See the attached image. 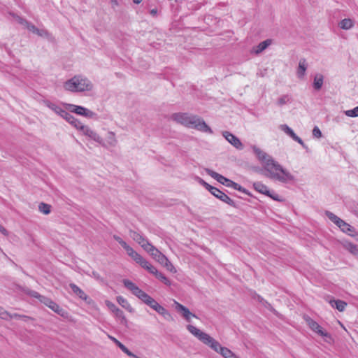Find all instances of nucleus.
Masks as SVG:
<instances>
[{"label":"nucleus","instance_id":"20e7f679","mask_svg":"<svg viewBox=\"0 0 358 358\" xmlns=\"http://www.w3.org/2000/svg\"><path fill=\"white\" fill-rule=\"evenodd\" d=\"M303 319L313 331L315 332L320 336L325 338V341L328 343H331L332 341L331 335L324 331L316 321L313 320L308 315H304Z\"/></svg>","mask_w":358,"mask_h":358},{"label":"nucleus","instance_id":"79ce46f5","mask_svg":"<svg viewBox=\"0 0 358 358\" xmlns=\"http://www.w3.org/2000/svg\"><path fill=\"white\" fill-rule=\"evenodd\" d=\"M35 34L39 36L45 38H48L50 36L49 32L44 29H38V31H36Z\"/></svg>","mask_w":358,"mask_h":358},{"label":"nucleus","instance_id":"de8ad7c7","mask_svg":"<svg viewBox=\"0 0 358 358\" xmlns=\"http://www.w3.org/2000/svg\"><path fill=\"white\" fill-rule=\"evenodd\" d=\"M106 304L113 313H114L118 308L114 303L109 301H106Z\"/></svg>","mask_w":358,"mask_h":358},{"label":"nucleus","instance_id":"6e6552de","mask_svg":"<svg viewBox=\"0 0 358 358\" xmlns=\"http://www.w3.org/2000/svg\"><path fill=\"white\" fill-rule=\"evenodd\" d=\"M79 130H80L83 135L88 137L89 138L94 141L95 142L102 145H105L103 143V140L102 138L93 129H92L88 126L85 125H81Z\"/></svg>","mask_w":358,"mask_h":358},{"label":"nucleus","instance_id":"ddd939ff","mask_svg":"<svg viewBox=\"0 0 358 358\" xmlns=\"http://www.w3.org/2000/svg\"><path fill=\"white\" fill-rule=\"evenodd\" d=\"M222 136L234 148H236L238 150H243V145L240 141V139L236 137L233 134L230 133L227 131H224L222 132Z\"/></svg>","mask_w":358,"mask_h":358},{"label":"nucleus","instance_id":"dca6fc26","mask_svg":"<svg viewBox=\"0 0 358 358\" xmlns=\"http://www.w3.org/2000/svg\"><path fill=\"white\" fill-rule=\"evenodd\" d=\"M280 129L286 133L288 136H289L294 141L298 142L301 144L303 148H306V145L304 144L303 141L301 138L296 135L294 131L289 127L287 124H282L280 127Z\"/></svg>","mask_w":358,"mask_h":358},{"label":"nucleus","instance_id":"f03ea898","mask_svg":"<svg viewBox=\"0 0 358 358\" xmlns=\"http://www.w3.org/2000/svg\"><path fill=\"white\" fill-rule=\"evenodd\" d=\"M64 88L71 92H83L91 91L93 88V84L86 77L78 75L67 80L64 83Z\"/></svg>","mask_w":358,"mask_h":358},{"label":"nucleus","instance_id":"1a4fd4ad","mask_svg":"<svg viewBox=\"0 0 358 358\" xmlns=\"http://www.w3.org/2000/svg\"><path fill=\"white\" fill-rule=\"evenodd\" d=\"M129 235L131 238L138 243L145 251L152 245L149 241L139 232L130 231Z\"/></svg>","mask_w":358,"mask_h":358},{"label":"nucleus","instance_id":"5701e85b","mask_svg":"<svg viewBox=\"0 0 358 358\" xmlns=\"http://www.w3.org/2000/svg\"><path fill=\"white\" fill-rule=\"evenodd\" d=\"M307 69V64L305 59H301L299 62V67L297 69V76L299 78H303L305 76Z\"/></svg>","mask_w":358,"mask_h":358},{"label":"nucleus","instance_id":"ea45409f","mask_svg":"<svg viewBox=\"0 0 358 358\" xmlns=\"http://www.w3.org/2000/svg\"><path fill=\"white\" fill-rule=\"evenodd\" d=\"M290 100H291V99L289 95H283L282 96H281L280 98H279L278 99L277 103L279 106H283V105L286 104L287 103L289 102Z\"/></svg>","mask_w":358,"mask_h":358},{"label":"nucleus","instance_id":"e2e57ef3","mask_svg":"<svg viewBox=\"0 0 358 358\" xmlns=\"http://www.w3.org/2000/svg\"><path fill=\"white\" fill-rule=\"evenodd\" d=\"M133 1L134 3L138 4L142 1V0H133Z\"/></svg>","mask_w":358,"mask_h":358},{"label":"nucleus","instance_id":"39448f33","mask_svg":"<svg viewBox=\"0 0 358 358\" xmlns=\"http://www.w3.org/2000/svg\"><path fill=\"white\" fill-rule=\"evenodd\" d=\"M123 284L126 288L131 292V293L141 299L145 304L151 298L147 293L136 286L133 282L129 280L124 279Z\"/></svg>","mask_w":358,"mask_h":358},{"label":"nucleus","instance_id":"2eb2a0df","mask_svg":"<svg viewBox=\"0 0 358 358\" xmlns=\"http://www.w3.org/2000/svg\"><path fill=\"white\" fill-rule=\"evenodd\" d=\"M146 252H148L153 257V259H155L160 264L164 262H167V257L153 245Z\"/></svg>","mask_w":358,"mask_h":358},{"label":"nucleus","instance_id":"bf43d9fd","mask_svg":"<svg viewBox=\"0 0 358 358\" xmlns=\"http://www.w3.org/2000/svg\"><path fill=\"white\" fill-rule=\"evenodd\" d=\"M228 178L224 177L223 176H221L220 179L218 180V182L224 185H225L228 181Z\"/></svg>","mask_w":358,"mask_h":358},{"label":"nucleus","instance_id":"7ed1b4c3","mask_svg":"<svg viewBox=\"0 0 358 358\" xmlns=\"http://www.w3.org/2000/svg\"><path fill=\"white\" fill-rule=\"evenodd\" d=\"M171 119L177 123L189 128H197L200 129L201 127V122L200 120L194 115L188 113H173Z\"/></svg>","mask_w":358,"mask_h":358},{"label":"nucleus","instance_id":"423d86ee","mask_svg":"<svg viewBox=\"0 0 358 358\" xmlns=\"http://www.w3.org/2000/svg\"><path fill=\"white\" fill-rule=\"evenodd\" d=\"M203 186H204L216 198L231 206H235V202L221 190L210 185L204 181H203Z\"/></svg>","mask_w":358,"mask_h":358},{"label":"nucleus","instance_id":"58836bf2","mask_svg":"<svg viewBox=\"0 0 358 358\" xmlns=\"http://www.w3.org/2000/svg\"><path fill=\"white\" fill-rule=\"evenodd\" d=\"M154 310L156 312H157L159 314L163 315L164 317H166V315H169V313L167 311V310L159 303L157 306H156V307L154 308Z\"/></svg>","mask_w":358,"mask_h":358},{"label":"nucleus","instance_id":"bb28decb","mask_svg":"<svg viewBox=\"0 0 358 358\" xmlns=\"http://www.w3.org/2000/svg\"><path fill=\"white\" fill-rule=\"evenodd\" d=\"M117 303L124 308L127 310L129 312L132 313L134 311L133 308L129 304L128 301L122 296H117Z\"/></svg>","mask_w":358,"mask_h":358},{"label":"nucleus","instance_id":"412c9836","mask_svg":"<svg viewBox=\"0 0 358 358\" xmlns=\"http://www.w3.org/2000/svg\"><path fill=\"white\" fill-rule=\"evenodd\" d=\"M69 287H71L72 292L81 299L86 301L89 298L88 296L76 284L71 283Z\"/></svg>","mask_w":358,"mask_h":358},{"label":"nucleus","instance_id":"aec40b11","mask_svg":"<svg viewBox=\"0 0 358 358\" xmlns=\"http://www.w3.org/2000/svg\"><path fill=\"white\" fill-rule=\"evenodd\" d=\"M43 303L56 313L60 315H64V309L62 308L57 303L54 302L51 299L46 298L45 299Z\"/></svg>","mask_w":358,"mask_h":358},{"label":"nucleus","instance_id":"864d4df0","mask_svg":"<svg viewBox=\"0 0 358 358\" xmlns=\"http://www.w3.org/2000/svg\"><path fill=\"white\" fill-rule=\"evenodd\" d=\"M8 313L3 310V308L0 307V317L4 320L8 318Z\"/></svg>","mask_w":358,"mask_h":358},{"label":"nucleus","instance_id":"7c9ffc66","mask_svg":"<svg viewBox=\"0 0 358 358\" xmlns=\"http://www.w3.org/2000/svg\"><path fill=\"white\" fill-rule=\"evenodd\" d=\"M142 268L147 270L149 273L156 275V273L158 272L157 269L152 266L148 261L145 259L142 264L140 265Z\"/></svg>","mask_w":358,"mask_h":358},{"label":"nucleus","instance_id":"6ab92c4d","mask_svg":"<svg viewBox=\"0 0 358 358\" xmlns=\"http://www.w3.org/2000/svg\"><path fill=\"white\" fill-rule=\"evenodd\" d=\"M64 120H66L69 123L75 127L76 129H79L82 125V123L76 119L73 115H71L68 111H65L64 115L62 116Z\"/></svg>","mask_w":358,"mask_h":358},{"label":"nucleus","instance_id":"f8f14e48","mask_svg":"<svg viewBox=\"0 0 358 358\" xmlns=\"http://www.w3.org/2000/svg\"><path fill=\"white\" fill-rule=\"evenodd\" d=\"M203 344H205L215 352H217L222 347L216 339L204 332H203Z\"/></svg>","mask_w":358,"mask_h":358},{"label":"nucleus","instance_id":"37998d69","mask_svg":"<svg viewBox=\"0 0 358 358\" xmlns=\"http://www.w3.org/2000/svg\"><path fill=\"white\" fill-rule=\"evenodd\" d=\"M206 172H208V174H209L212 178H213L214 179H215L217 181H218V180L220 179L221 176H222V175H220V174H219V173H216V172H214V171H210V170H209V169H206Z\"/></svg>","mask_w":358,"mask_h":358},{"label":"nucleus","instance_id":"a878e982","mask_svg":"<svg viewBox=\"0 0 358 358\" xmlns=\"http://www.w3.org/2000/svg\"><path fill=\"white\" fill-rule=\"evenodd\" d=\"M45 105H46L47 107H48L50 109L53 110L55 113L58 114L61 117L64 115V113L66 111V110L62 109L59 106H57L55 103H52L50 101H47L45 103Z\"/></svg>","mask_w":358,"mask_h":358},{"label":"nucleus","instance_id":"a19ab883","mask_svg":"<svg viewBox=\"0 0 358 358\" xmlns=\"http://www.w3.org/2000/svg\"><path fill=\"white\" fill-rule=\"evenodd\" d=\"M345 114L348 117H358V106L354 108L353 109L345 110Z\"/></svg>","mask_w":358,"mask_h":358},{"label":"nucleus","instance_id":"3c124183","mask_svg":"<svg viewBox=\"0 0 358 358\" xmlns=\"http://www.w3.org/2000/svg\"><path fill=\"white\" fill-rule=\"evenodd\" d=\"M8 317H10V318L24 319V320L29 318V317H27L26 315H19V314H17V313H15L13 315H9L8 314Z\"/></svg>","mask_w":358,"mask_h":358},{"label":"nucleus","instance_id":"f704fd0d","mask_svg":"<svg viewBox=\"0 0 358 358\" xmlns=\"http://www.w3.org/2000/svg\"><path fill=\"white\" fill-rule=\"evenodd\" d=\"M115 317L120 320V323L124 324V325H126L127 323V320L126 319L125 316H124V314L123 313V311L122 310H120V308H117L115 312Z\"/></svg>","mask_w":358,"mask_h":358},{"label":"nucleus","instance_id":"c85d7f7f","mask_svg":"<svg viewBox=\"0 0 358 358\" xmlns=\"http://www.w3.org/2000/svg\"><path fill=\"white\" fill-rule=\"evenodd\" d=\"M271 44V40H270V39L265 40V41L261 42L260 43H259V45L255 48L253 51L257 55L259 54L262 51H264Z\"/></svg>","mask_w":358,"mask_h":358},{"label":"nucleus","instance_id":"5fc2aeb1","mask_svg":"<svg viewBox=\"0 0 358 358\" xmlns=\"http://www.w3.org/2000/svg\"><path fill=\"white\" fill-rule=\"evenodd\" d=\"M237 183L231 180H228L227 184L225 185L226 187H232L234 189V187H236Z\"/></svg>","mask_w":358,"mask_h":358},{"label":"nucleus","instance_id":"a211bd4d","mask_svg":"<svg viewBox=\"0 0 358 358\" xmlns=\"http://www.w3.org/2000/svg\"><path fill=\"white\" fill-rule=\"evenodd\" d=\"M108 338L113 341L119 348L120 349L124 352L126 355H127L129 357L131 358H140L135 354H134L132 352H131L124 345H123L121 342H120L117 339H116L115 337L108 335Z\"/></svg>","mask_w":358,"mask_h":358},{"label":"nucleus","instance_id":"0e129e2a","mask_svg":"<svg viewBox=\"0 0 358 358\" xmlns=\"http://www.w3.org/2000/svg\"><path fill=\"white\" fill-rule=\"evenodd\" d=\"M141 358V357H140Z\"/></svg>","mask_w":358,"mask_h":358},{"label":"nucleus","instance_id":"c9c22d12","mask_svg":"<svg viewBox=\"0 0 358 358\" xmlns=\"http://www.w3.org/2000/svg\"><path fill=\"white\" fill-rule=\"evenodd\" d=\"M187 329L188 331L192 334L194 336H195L196 338H198L199 340H201V331L195 327L188 324L187 326Z\"/></svg>","mask_w":358,"mask_h":358},{"label":"nucleus","instance_id":"e433bc0d","mask_svg":"<svg viewBox=\"0 0 358 358\" xmlns=\"http://www.w3.org/2000/svg\"><path fill=\"white\" fill-rule=\"evenodd\" d=\"M51 206L45 203H41L38 206V209L40 212L43 213L45 215H48L50 213Z\"/></svg>","mask_w":358,"mask_h":358},{"label":"nucleus","instance_id":"393cba45","mask_svg":"<svg viewBox=\"0 0 358 358\" xmlns=\"http://www.w3.org/2000/svg\"><path fill=\"white\" fill-rule=\"evenodd\" d=\"M329 303L340 312L344 311L347 306V303L341 300H330Z\"/></svg>","mask_w":358,"mask_h":358},{"label":"nucleus","instance_id":"09e8293b","mask_svg":"<svg viewBox=\"0 0 358 358\" xmlns=\"http://www.w3.org/2000/svg\"><path fill=\"white\" fill-rule=\"evenodd\" d=\"M146 304L154 310V308L158 305V303L151 297Z\"/></svg>","mask_w":358,"mask_h":358},{"label":"nucleus","instance_id":"0eeeda50","mask_svg":"<svg viewBox=\"0 0 358 358\" xmlns=\"http://www.w3.org/2000/svg\"><path fill=\"white\" fill-rule=\"evenodd\" d=\"M65 105L66 109H69L71 112L75 113L78 115H80L86 117H93L95 115V113L94 112L83 106H76L70 103H66Z\"/></svg>","mask_w":358,"mask_h":358},{"label":"nucleus","instance_id":"9b49d317","mask_svg":"<svg viewBox=\"0 0 358 358\" xmlns=\"http://www.w3.org/2000/svg\"><path fill=\"white\" fill-rule=\"evenodd\" d=\"M176 310L187 322H190L192 318L196 317L189 310L177 301H174Z\"/></svg>","mask_w":358,"mask_h":358},{"label":"nucleus","instance_id":"603ef678","mask_svg":"<svg viewBox=\"0 0 358 358\" xmlns=\"http://www.w3.org/2000/svg\"><path fill=\"white\" fill-rule=\"evenodd\" d=\"M16 20L17 21L18 23H20V24H22L24 27L28 23V21L27 20H25L20 16H16Z\"/></svg>","mask_w":358,"mask_h":358},{"label":"nucleus","instance_id":"2f4dec72","mask_svg":"<svg viewBox=\"0 0 358 358\" xmlns=\"http://www.w3.org/2000/svg\"><path fill=\"white\" fill-rule=\"evenodd\" d=\"M326 215L327 216V217L331 221L333 222L338 227H339L342 223V222L343 221V220H341V218H339L338 216H336L335 214H334L333 213L331 212H329V211H327L326 212Z\"/></svg>","mask_w":358,"mask_h":358},{"label":"nucleus","instance_id":"b1692460","mask_svg":"<svg viewBox=\"0 0 358 358\" xmlns=\"http://www.w3.org/2000/svg\"><path fill=\"white\" fill-rule=\"evenodd\" d=\"M217 353L221 355L224 358H238L231 350L222 346Z\"/></svg>","mask_w":358,"mask_h":358},{"label":"nucleus","instance_id":"4c0bfd02","mask_svg":"<svg viewBox=\"0 0 358 358\" xmlns=\"http://www.w3.org/2000/svg\"><path fill=\"white\" fill-rule=\"evenodd\" d=\"M155 277L162 281L166 285H171V281L166 278L163 273L161 272H157L155 275Z\"/></svg>","mask_w":358,"mask_h":358},{"label":"nucleus","instance_id":"49530a36","mask_svg":"<svg viewBox=\"0 0 358 358\" xmlns=\"http://www.w3.org/2000/svg\"><path fill=\"white\" fill-rule=\"evenodd\" d=\"M161 265L166 267L170 271H173V270H175L174 266H173V264L171 263V262L168 259H167V262H163Z\"/></svg>","mask_w":358,"mask_h":358},{"label":"nucleus","instance_id":"cd10ccee","mask_svg":"<svg viewBox=\"0 0 358 358\" xmlns=\"http://www.w3.org/2000/svg\"><path fill=\"white\" fill-rule=\"evenodd\" d=\"M104 146H115L117 143V140L115 138V135L113 132L109 131L108 132L107 136L106 138V142H104Z\"/></svg>","mask_w":358,"mask_h":358},{"label":"nucleus","instance_id":"4468645a","mask_svg":"<svg viewBox=\"0 0 358 358\" xmlns=\"http://www.w3.org/2000/svg\"><path fill=\"white\" fill-rule=\"evenodd\" d=\"M252 149L255 155H256L257 158L259 162H261L263 166L267 164L268 162H270V159H273L272 157L268 155L266 152H265L264 150L257 147L256 145L252 146Z\"/></svg>","mask_w":358,"mask_h":358},{"label":"nucleus","instance_id":"72a5a7b5","mask_svg":"<svg viewBox=\"0 0 358 358\" xmlns=\"http://www.w3.org/2000/svg\"><path fill=\"white\" fill-rule=\"evenodd\" d=\"M354 22L350 18H345L340 22V27L345 30H348L353 27Z\"/></svg>","mask_w":358,"mask_h":358},{"label":"nucleus","instance_id":"4d7b16f0","mask_svg":"<svg viewBox=\"0 0 358 358\" xmlns=\"http://www.w3.org/2000/svg\"><path fill=\"white\" fill-rule=\"evenodd\" d=\"M234 189H236V190H238V191H239V192H243V193L248 194V192H247L246 189H245V188L242 187H241L240 185H238V183H237V185H236V187H234Z\"/></svg>","mask_w":358,"mask_h":358},{"label":"nucleus","instance_id":"f3484780","mask_svg":"<svg viewBox=\"0 0 358 358\" xmlns=\"http://www.w3.org/2000/svg\"><path fill=\"white\" fill-rule=\"evenodd\" d=\"M127 254L138 264L141 265L145 259L129 245L124 249Z\"/></svg>","mask_w":358,"mask_h":358},{"label":"nucleus","instance_id":"8fccbe9b","mask_svg":"<svg viewBox=\"0 0 358 358\" xmlns=\"http://www.w3.org/2000/svg\"><path fill=\"white\" fill-rule=\"evenodd\" d=\"M313 135L317 138L322 136V132L317 127H315L313 130Z\"/></svg>","mask_w":358,"mask_h":358},{"label":"nucleus","instance_id":"a18cd8bd","mask_svg":"<svg viewBox=\"0 0 358 358\" xmlns=\"http://www.w3.org/2000/svg\"><path fill=\"white\" fill-rule=\"evenodd\" d=\"M25 27L31 32L35 34L36 31H38V28L34 25L32 23L28 22Z\"/></svg>","mask_w":358,"mask_h":358},{"label":"nucleus","instance_id":"052dcab7","mask_svg":"<svg viewBox=\"0 0 358 358\" xmlns=\"http://www.w3.org/2000/svg\"><path fill=\"white\" fill-rule=\"evenodd\" d=\"M0 232H1L3 235H8L7 230L0 224Z\"/></svg>","mask_w":358,"mask_h":358},{"label":"nucleus","instance_id":"680f3d73","mask_svg":"<svg viewBox=\"0 0 358 358\" xmlns=\"http://www.w3.org/2000/svg\"><path fill=\"white\" fill-rule=\"evenodd\" d=\"M150 13L151 15H152L154 17L156 16L157 14V8L151 9L150 10Z\"/></svg>","mask_w":358,"mask_h":358},{"label":"nucleus","instance_id":"9d476101","mask_svg":"<svg viewBox=\"0 0 358 358\" xmlns=\"http://www.w3.org/2000/svg\"><path fill=\"white\" fill-rule=\"evenodd\" d=\"M253 187L255 189L263 194H265L271 198H272L273 200L279 201V196L277 194H275L273 192H270L268 187L263 184L261 182H255L253 183Z\"/></svg>","mask_w":358,"mask_h":358},{"label":"nucleus","instance_id":"f257e3e1","mask_svg":"<svg viewBox=\"0 0 358 358\" xmlns=\"http://www.w3.org/2000/svg\"><path fill=\"white\" fill-rule=\"evenodd\" d=\"M263 166L266 171L265 176L271 179L278 180L281 182H287L288 181L294 180V176L284 169L282 166L273 159H270V162Z\"/></svg>","mask_w":358,"mask_h":358},{"label":"nucleus","instance_id":"6e6d98bb","mask_svg":"<svg viewBox=\"0 0 358 358\" xmlns=\"http://www.w3.org/2000/svg\"><path fill=\"white\" fill-rule=\"evenodd\" d=\"M203 131L212 133L211 129L203 121Z\"/></svg>","mask_w":358,"mask_h":358},{"label":"nucleus","instance_id":"c03bdc74","mask_svg":"<svg viewBox=\"0 0 358 358\" xmlns=\"http://www.w3.org/2000/svg\"><path fill=\"white\" fill-rule=\"evenodd\" d=\"M113 238L117 241L124 249H125V248L128 245V244L124 241H123L120 236L117 235H113Z\"/></svg>","mask_w":358,"mask_h":358},{"label":"nucleus","instance_id":"c756f323","mask_svg":"<svg viewBox=\"0 0 358 358\" xmlns=\"http://www.w3.org/2000/svg\"><path fill=\"white\" fill-rule=\"evenodd\" d=\"M324 82V76L320 74L317 73L314 77V81H313V87L316 90H320L323 85Z\"/></svg>","mask_w":358,"mask_h":358},{"label":"nucleus","instance_id":"473e14b6","mask_svg":"<svg viewBox=\"0 0 358 358\" xmlns=\"http://www.w3.org/2000/svg\"><path fill=\"white\" fill-rule=\"evenodd\" d=\"M344 248L348 250L352 255H358V246L350 242H345L343 243Z\"/></svg>","mask_w":358,"mask_h":358},{"label":"nucleus","instance_id":"13d9d810","mask_svg":"<svg viewBox=\"0 0 358 358\" xmlns=\"http://www.w3.org/2000/svg\"><path fill=\"white\" fill-rule=\"evenodd\" d=\"M92 276L98 280H102L101 275L96 271H92Z\"/></svg>","mask_w":358,"mask_h":358},{"label":"nucleus","instance_id":"4be33fe9","mask_svg":"<svg viewBox=\"0 0 358 358\" xmlns=\"http://www.w3.org/2000/svg\"><path fill=\"white\" fill-rule=\"evenodd\" d=\"M339 228L343 232L346 233L351 236H354L355 235V228L344 220L342 222Z\"/></svg>","mask_w":358,"mask_h":358}]
</instances>
